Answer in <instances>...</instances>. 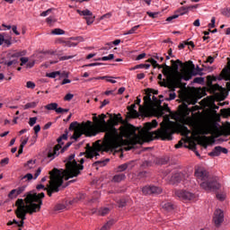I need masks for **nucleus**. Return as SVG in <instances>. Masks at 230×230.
<instances>
[{
    "mask_svg": "<svg viewBox=\"0 0 230 230\" xmlns=\"http://www.w3.org/2000/svg\"><path fill=\"white\" fill-rule=\"evenodd\" d=\"M20 60H21L20 66H25V64H28L29 59L28 58H21Z\"/></svg>",
    "mask_w": 230,
    "mask_h": 230,
    "instance_id": "6e6d98bb",
    "label": "nucleus"
},
{
    "mask_svg": "<svg viewBox=\"0 0 230 230\" xmlns=\"http://www.w3.org/2000/svg\"><path fill=\"white\" fill-rule=\"evenodd\" d=\"M48 24H53V22H57V19L54 16H49L46 19Z\"/></svg>",
    "mask_w": 230,
    "mask_h": 230,
    "instance_id": "a19ab883",
    "label": "nucleus"
},
{
    "mask_svg": "<svg viewBox=\"0 0 230 230\" xmlns=\"http://www.w3.org/2000/svg\"><path fill=\"white\" fill-rule=\"evenodd\" d=\"M85 21H86V24L88 26H91V24H93V22H94V16H87V17H84Z\"/></svg>",
    "mask_w": 230,
    "mask_h": 230,
    "instance_id": "4c0bfd02",
    "label": "nucleus"
},
{
    "mask_svg": "<svg viewBox=\"0 0 230 230\" xmlns=\"http://www.w3.org/2000/svg\"><path fill=\"white\" fill-rule=\"evenodd\" d=\"M195 177L199 182L200 188L205 191H215V190H219L220 188V183L216 180L209 179V172L204 168L196 169Z\"/></svg>",
    "mask_w": 230,
    "mask_h": 230,
    "instance_id": "0eeeda50",
    "label": "nucleus"
},
{
    "mask_svg": "<svg viewBox=\"0 0 230 230\" xmlns=\"http://www.w3.org/2000/svg\"><path fill=\"white\" fill-rule=\"evenodd\" d=\"M190 12L189 7H184L181 6L178 9V13H180V15H186V13H188Z\"/></svg>",
    "mask_w": 230,
    "mask_h": 230,
    "instance_id": "c85d7f7f",
    "label": "nucleus"
},
{
    "mask_svg": "<svg viewBox=\"0 0 230 230\" xmlns=\"http://www.w3.org/2000/svg\"><path fill=\"white\" fill-rule=\"evenodd\" d=\"M112 17V13H107L105 14H103L101 19H111Z\"/></svg>",
    "mask_w": 230,
    "mask_h": 230,
    "instance_id": "bf43d9fd",
    "label": "nucleus"
},
{
    "mask_svg": "<svg viewBox=\"0 0 230 230\" xmlns=\"http://www.w3.org/2000/svg\"><path fill=\"white\" fill-rule=\"evenodd\" d=\"M22 179H27V181H31V179H33V174L27 173L25 176H23Z\"/></svg>",
    "mask_w": 230,
    "mask_h": 230,
    "instance_id": "680f3d73",
    "label": "nucleus"
},
{
    "mask_svg": "<svg viewBox=\"0 0 230 230\" xmlns=\"http://www.w3.org/2000/svg\"><path fill=\"white\" fill-rule=\"evenodd\" d=\"M146 57V53L139 54V55L137 57V60H143V58H145Z\"/></svg>",
    "mask_w": 230,
    "mask_h": 230,
    "instance_id": "69168bd1",
    "label": "nucleus"
},
{
    "mask_svg": "<svg viewBox=\"0 0 230 230\" xmlns=\"http://www.w3.org/2000/svg\"><path fill=\"white\" fill-rule=\"evenodd\" d=\"M57 107H58V104L57 102H52L45 106V109L47 111H57Z\"/></svg>",
    "mask_w": 230,
    "mask_h": 230,
    "instance_id": "bb28decb",
    "label": "nucleus"
},
{
    "mask_svg": "<svg viewBox=\"0 0 230 230\" xmlns=\"http://www.w3.org/2000/svg\"><path fill=\"white\" fill-rule=\"evenodd\" d=\"M183 178H184V174H182V172H176L171 177V182L172 184L181 182V181H182Z\"/></svg>",
    "mask_w": 230,
    "mask_h": 230,
    "instance_id": "a211bd4d",
    "label": "nucleus"
},
{
    "mask_svg": "<svg viewBox=\"0 0 230 230\" xmlns=\"http://www.w3.org/2000/svg\"><path fill=\"white\" fill-rule=\"evenodd\" d=\"M125 174L119 173L113 176V182H121V181H125Z\"/></svg>",
    "mask_w": 230,
    "mask_h": 230,
    "instance_id": "5701e85b",
    "label": "nucleus"
},
{
    "mask_svg": "<svg viewBox=\"0 0 230 230\" xmlns=\"http://www.w3.org/2000/svg\"><path fill=\"white\" fill-rule=\"evenodd\" d=\"M227 148L222 146H216L212 152L208 154L212 157H218L221 154H227Z\"/></svg>",
    "mask_w": 230,
    "mask_h": 230,
    "instance_id": "dca6fc26",
    "label": "nucleus"
},
{
    "mask_svg": "<svg viewBox=\"0 0 230 230\" xmlns=\"http://www.w3.org/2000/svg\"><path fill=\"white\" fill-rule=\"evenodd\" d=\"M179 18V14H173L172 16H169L167 19H166V22H172L173 21V19H178Z\"/></svg>",
    "mask_w": 230,
    "mask_h": 230,
    "instance_id": "de8ad7c7",
    "label": "nucleus"
},
{
    "mask_svg": "<svg viewBox=\"0 0 230 230\" xmlns=\"http://www.w3.org/2000/svg\"><path fill=\"white\" fill-rule=\"evenodd\" d=\"M113 58H114V54H110L109 56H104L102 58H98L97 60L107 62L108 60H113Z\"/></svg>",
    "mask_w": 230,
    "mask_h": 230,
    "instance_id": "473e14b6",
    "label": "nucleus"
},
{
    "mask_svg": "<svg viewBox=\"0 0 230 230\" xmlns=\"http://www.w3.org/2000/svg\"><path fill=\"white\" fill-rule=\"evenodd\" d=\"M51 13V9H48L47 11H44L40 13V17H48Z\"/></svg>",
    "mask_w": 230,
    "mask_h": 230,
    "instance_id": "603ef678",
    "label": "nucleus"
},
{
    "mask_svg": "<svg viewBox=\"0 0 230 230\" xmlns=\"http://www.w3.org/2000/svg\"><path fill=\"white\" fill-rule=\"evenodd\" d=\"M12 30H13V32L15 34V35H21V32H19V31H17V25H13L12 27Z\"/></svg>",
    "mask_w": 230,
    "mask_h": 230,
    "instance_id": "052dcab7",
    "label": "nucleus"
},
{
    "mask_svg": "<svg viewBox=\"0 0 230 230\" xmlns=\"http://www.w3.org/2000/svg\"><path fill=\"white\" fill-rule=\"evenodd\" d=\"M154 58H156V60H158V62H163V60H164V58L163 56H161V54H155Z\"/></svg>",
    "mask_w": 230,
    "mask_h": 230,
    "instance_id": "09e8293b",
    "label": "nucleus"
},
{
    "mask_svg": "<svg viewBox=\"0 0 230 230\" xmlns=\"http://www.w3.org/2000/svg\"><path fill=\"white\" fill-rule=\"evenodd\" d=\"M110 119L108 121L105 120L107 115L101 114L98 117H93V124L91 120L78 124L77 121L72 122L70 124V130H74V135L72 139L76 141L78 137L82 136H87L88 137H93L100 134V132H105L104 140L102 144L100 141L95 142L93 148L87 151L86 157L88 159H93L100 155V152H114L118 146H121L123 144V137L130 143V145H142L143 138L141 136L136 134V130L128 126H121L119 131L116 128V126L119 125V121H123L121 114H109Z\"/></svg>",
    "mask_w": 230,
    "mask_h": 230,
    "instance_id": "f257e3e1",
    "label": "nucleus"
},
{
    "mask_svg": "<svg viewBox=\"0 0 230 230\" xmlns=\"http://www.w3.org/2000/svg\"><path fill=\"white\" fill-rule=\"evenodd\" d=\"M38 104H39V101L28 102L27 104L24 105V109L25 110L35 109V107H37Z\"/></svg>",
    "mask_w": 230,
    "mask_h": 230,
    "instance_id": "393cba45",
    "label": "nucleus"
},
{
    "mask_svg": "<svg viewBox=\"0 0 230 230\" xmlns=\"http://www.w3.org/2000/svg\"><path fill=\"white\" fill-rule=\"evenodd\" d=\"M182 62L181 60L177 59L176 61L172 60V66L174 69V71H179V66H181Z\"/></svg>",
    "mask_w": 230,
    "mask_h": 230,
    "instance_id": "7c9ffc66",
    "label": "nucleus"
},
{
    "mask_svg": "<svg viewBox=\"0 0 230 230\" xmlns=\"http://www.w3.org/2000/svg\"><path fill=\"white\" fill-rule=\"evenodd\" d=\"M179 111L181 116L185 118L184 124L192 128V136H208V134L216 137L220 136V131L217 123L209 122L207 125H204L199 116L193 114L192 117H188L190 116V112H194L195 109L190 110L186 103H183L179 106Z\"/></svg>",
    "mask_w": 230,
    "mask_h": 230,
    "instance_id": "7ed1b4c3",
    "label": "nucleus"
},
{
    "mask_svg": "<svg viewBox=\"0 0 230 230\" xmlns=\"http://www.w3.org/2000/svg\"><path fill=\"white\" fill-rule=\"evenodd\" d=\"M110 211H111V208L105 207V208H101L98 211V214L101 215V217H105V215H109Z\"/></svg>",
    "mask_w": 230,
    "mask_h": 230,
    "instance_id": "cd10ccee",
    "label": "nucleus"
},
{
    "mask_svg": "<svg viewBox=\"0 0 230 230\" xmlns=\"http://www.w3.org/2000/svg\"><path fill=\"white\" fill-rule=\"evenodd\" d=\"M111 226H114V220L108 221L100 230H110Z\"/></svg>",
    "mask_w": 230,
    "mask_h": 230,
    "instance_id": "c756f323",
    "label": "nucleus"
},
{
    "mask_svg": "<svg viewBox=\"0 0 230 230\" xmlns=\"http://www.w3.org/2000/svg\"><path fill=\"white\" fill-rule=\"evenodd\" d=\"M46 76L48 78H57V76H60V71L47 73Z\"/></svg>",
    "mask_w": 230,
    "mask_h": 230,
    "instance_id": "2f4dec72",
    "label": "nucleus"
},
{
    "mask_svg": "<svg viewBox=\"0 0 230 230\" xmlns=\"http://www.w3.org/2000/svg\"><path fill=\"white\" fill-rule=\"evenodd\" d=\"M52 35H65L66 31L62 29H54L51 31Z\"/></svg>",
    "mask_w": 230,
    "mask_h": 230,
    "instance_id": "72a5a7b5",
    "label": "nucleus"
},
{
    "mask_svg": "<svg viewBox=\"0 0 230 230\" xmlns=\"http://www.w3.org/2000/svg\"><path fill=\"white\" fill-rule=\"evenodd\" d=\"M215 22H217V19L215 17H212L211 22L208 23V28H215Z\"/></svg>",
    "mask_w": 230,
    "mask_h": 230,
    "instance_id": "864d4df0",
    "label": "nucleus"
},
{
    "mask_svg": "<svg viewBox=\"0 0 230 230\" xmlns=\"http://www.w3.org/2000/svg\"><path fill=\"white\" fill-rule=\"evenodd\" d=\"M138 66L140 69H150V64H140Z\"/></svg>",
    "mask_w": 230,
    "mask_h": 230,
    "instance_id": "13d9d810",
    "label": "nucleus"
},
{
    "mask_svg": "<svg viewBox=\"0 0 230 230\" xmlns=\"http://www.w3.org/2000/svg\"><path fill=\"white\" fill-rule=\"evenodd\" d=\"M65 163L66 170L54 168L49 172L50 180L47 189L49 197H51L53 193H58V191H60V186L64 183V179L65 181H68V179L77 177V175H80V170H84V165H80V164L75 160V155H70Z\"/></svg>",
    "mask_w": 230,
    "mask_h": 230,
    "instance_id": "f03ea898",
    "label": "nucleus"
},
{
    "mask_svg": "<svg viewBox=\"0 0 230 230\" xmlns=\"http://www.w3.org/2000/svg\"><path fill=\"white\" fill-rule=\"evenodd\" d=\"M71 40H77V44L78 42H84L85 40L84 39V37L82 36H78V37H74V38H70Z\"/></svg>",
    "mask_w": 230,
    "mask_h": 230,
    "instance_id": "49530a36",
    "label": "nucleus"
},
{
    "mask_svg": "<svg viewBox=\"0 0 230 230\" xmlns=\"http://www.w3.org/2000/svg\"><path fill=\"white\" fill-rule=\"evenodd\" d=\"M160 69L162 70L163 75H164V76H166L167 78L172 76V69L170 68V66H166V65H161Z\"/></svg>",
    "mask_w": 230,
    "mask_h": 230,
    "instance_id": "6ab92c4d",
    "label": "nucleus"
},
{
    "mask_svg": "<svg viewBox=\"0 0 230 230\" xmlns=\"http://www.w3.org/2000/svg\"><path fill=\"white\" fill-rule=\"evenodd\" d=\"M175 98H177V94L175 93V92H171L169 93V98H167V102H170L172 100H175Z\"/></svg>",
    "mask_w": 230,
    "mask_h": 230,
    "instance_id": "ea45409f",
    "label": "nucleus"
},
{
    "mask_svg": "<svg viewBox=\"0 0 230 230\" xmlns=\"http://www.w3.org/2000/svg\"><path fill=\"white\" fill-rule=\"evenodd\" d=\"M26 87H27V89H35V83H33L31 81H28L26 83Z\"/></svg>",
    "mask_w": 230,
    "mask_h": 230,
    "instance_id": "79ce46f5",
    "label": "nucleus"
},
{
    "mask_svg": "<svg viewBox=\"0 0 230 230\" xmlns=\"http://www.w3.org/2000/svg\"><path fill=\"white\" fill-rule=\"evenodd\" d=\"M42 172V167H39L34 174V179H38L39 175Z\"/></svg>",
    "mask_w": 230,
    "mask_h": 230,
    "instance_id": "3c124183",
    "label": "nucleus"
},
{
    "mask_svg": "<svg viewBox=\"0 0 230 230\" xmlns=\"http://www.w3.org/2000/svg\"><path fill=\"white\" fill-rule=\"evenodd\" d=\"M179 132L181 134V136H184L186 138L185 140H180L179 143L175 146V148H181L182 146L183 143L182 141H190V134H191V130L188 128V127L184 125H181L178 127Z\"/></svg>",
    "mask_w": 230,
    "mask_h": 230,
    "instance_id": "ddd939ff",
    "label": "nucleus"
},
{
    "mask_svg": "<svg viewBox=\"0 0 230 230\" xmlns=\"http://www.w3.org/2000/svg\"><path fill=\"white\" fill-rule=\"evenodd\" d=\"M37 164H35L34 160H30L27 162V164L25 165L26 170H33Z\"/></svg>",
    "mask_w": 230,
    "mask_h": 230,
    "instance_id": "b1692460",
    "label": "nucleus"
},
{
    "mask_svg": "<svg viewBox=\"0 0 230 230\" xmlns=\"http://www.w3.org/2000/svg\"><path fill=\"white\" fill-rule=\"evenodd\" d=\"M155 94H159L157 90H146V96L144 97V106L139 107V111L145 116H148L150 114H154V112H157L158 116L164 115V108L161 106V102H163V95H160V99H157Z\"/></svg>",
    "mask_w": 230,
    "mask_h": 230,
    "instance_id": "39448f33",
    "label": "nucleus"
},
{
    "mask_svg": "<svg viewBox=\"0 0 230 230\" xmlns=\"http://www.w3.org/2000/svg\"><path fill=\"white\" fill-rule=\"evenodd\" d=\"M137 80H143V78H145V74L143 73L137 74Z\"/></svg>",
    "mask_w": 230,
    "mask_h": 230,
    "instance_id": "774afa93",
    "label": "nucleus"
},
{
    "mask_svg": "<svg viewBox=\"0 0 230 230\" xmlns=\"http://www.w3.org/2000/svg\"><path fill=\"white\" fill-rule=\"evenodd\" d=\"M162 208L165 209L166 211H173V204L171 202H166L162 205Z\"/></svg>",
    "mask_w": 230,
    "mask_h": 230,
    "instance_id": "a878e982",
    "label": "nucleus"
},
{
    "mask_svg": "<svg viewBox=\"0 0 230 230\" xmlns=\"http://www.w3.org/2000/svg\"><path fill=\"white\" fill-rule=\"evenodd\" d=\"M45 194L44 192H41L40 194L37 193H29L25 199H24V204L25 206L31 205V208L33 209L35 206L40 208L38 211H40V208L42 206V199H44Z\"/></svg>",
    "mask_w": 230,
    "mask_h": 230,
    "instance_id": "6e6552de",
    "label": "nucleus"
},
{
    "mask_svg": "<svg viewBox=\"0 0 230 230\" xmlns=\"http://www.w3.org/2000/svg\"><path fill=\"white\" fill-rule=\"evenodd\" d=\"M213 222L217 227L222 225L224 222V211L220 208L216 209L213 216Z\"/></svg>",
    "mask_w": 230,
    "mask_h": 230,
    "instance_id": "4468645a",
    "label": "nucleus"
},
{
    "mask_svg": "<svg viewBox=\"0 0 230 230\" xmlns=\"http://www.w3.org/2000/svg\"><path fill=\"white\" fill-rule=\"evenodd\" d=\"M197 74H193L188 70H184L181 74H177L174 77V81L176 83V85H181V82L182 80H185L188 82V80H191V76H195Z\"/></svg>",
    "mask_w": 230,
    "mask_h": 230,
    "instance_id": "f8f14e48",
    "label": "nucleus"
},
{
    "mask_svg": "<svg viewBox=\"0 0 230 230\" xmlns=\"http://www.w3.org/2000/svg\"><path fill=\"white\" fill-rule=\"evenodd\" d=\"M6 33H0V46L4 44L7 48H10V46H12V38L9 37L8 39H4Z\"/></svg>",
    "mask_w": 230,
    "mask_h": 230,
    "instance_id": "f3484780",
    "label": "nucleus"
},
{
    "mask_svg": "<svg viewBox=\"0 0 230 230\" xmlns=\"http://www.w3.org/2000/svg\"><path fill=\"white\" fill-rule=\"evenodd\" d=\"M148 62H150V64H152V66L154 67H160L161 66L159 64H157V61L155 59H154V58H150L148 60Z\"/></svg>",
    "mask_w": 230,
    "mask_h": 230,
    "instance_id": "a18cd8bd",
    "label": "nucleus"
},
{
    "mask_svg": "<svg viewBox=\"0 0 230 230\" xmlns=\"http://www.w3.org/2000/svg\"><path fill=\"white\" fill-rule=\"evenodd\" d=\"M143 195H161L163 189L154 185H146L142 188Z\"/></svg>",
    "mask_w": 230,
    "mask_h": 230,
    "instance_id": "9b49d317",
    "label": "nucleus"
},
{
    "mask_svg": "<svg viewBox=\"0 0 230 230\" xmlns=\"http://www.w3.org/2000/svg\"><path fill=\"white\" fill-rule=\"evenodd\" d=\"M174 195L180 199V200H195L197 194L190 190H175Z\"/></svg>",
    "mask_w": 230,
    "mask_h": 230,
    "instance_id": "9d476101",
    "label": "nucleus"
},
{
    "mask_svg": "<svg viewBox=\"0 0 230 230\" xmlns=\"http://www.w3.org/2000/svg\"><path fill=\"white\" fill-rule=\"evenodd\" d=\"M75 98V95L72 93H67L65 97L64 100L65 102H71V99Z\"/></svg>",
    "mask_w": 230,
    "mask_h": 230,
    "instance_id": "8fccbe9b",
    "label": "nucleus"
},
{
    "mask_svg": "<svg viewBox=\"0 0 230 230\" xmlns=\"http://www.w3.org/2000/svg\"><path fill=\"white\" fill-rule=\"evenodd\" d=\"M130 117H131V118H137V111H130Z\"/></svg>",
    "mask_w": 230,
    "mask_h": 230,
    "instance_id": "338daca9",
    "label": "nucleus"
},
{
    "mask_svg": "<svg viewBox=\"0 0 230 230\" xmlns=\"http://www.w3.org/2000/svg\"><path fill=\"white\" fill-rule=\"evenodd\" d=\"M114 77L104 75V76H97L95 80H106V82H110V84H116V80L112 79Z\"/></svg>",
    "mask_w": 230,
    "mask_h": 230,
    "instance_id": "4be33fe9",
    "label": "nucleus"
},
{
    "mask_svg": "<svg viewBox=\"0 0 230 230\" xmlns=\"http://www.w3.org/2000/svg\"><path fill=\"white\" fill-rule=\"evenodd\" d=\"M139 26L140 25H137V26L132 27L129 31L125 32L124 35H132V34L136 33V31L139 28Z\"/></svg>",
    "mask_w": 230,
    "mask_h": 230,
    "instance_id": "f704fd0d",
    "label": "nucleus"
},
{
    "mask_svg": "<svg viewBox=\"0 0 230 230\" xmlns=\"http://www.w3.org/2000/svg\"><path fill=\"white\" fill-rule=\"evenodd\" d=\"M17 209L15 211L17 218H20L21 221L13 219V221H9L7 226H13L16 224L18 227H22L24 226V220H26V215H33V213H39L40 207L35 206V208H31V205L24 204V199H19L16 201Z\"/></svg>",
    "mask_w": 230,
    "mask_h": 230,
    "instance_id": "423d86ee",
    "label": "nucleus"
},
{
    "mask_svg": "<svg viewBox=\"0 0 230 230\" xmlns=\"http://www.w3.org/2000/svg\"><path fill=\"white\" fill-rule=\"evenodd\" d=\"M77 13H79V15H83L84 17H92L93 15V12H91L90 10L88 9H85V10H80V9H77Z\"/></svg>",
    "mask_w": 230,
    "mask_h": 230,
    "instance_id": "412c9836",
    "label": "nucleus"
},
{
    "mask_svg": "<svg viewBox=\"0 0 230 230\" xmlns=\"http://www.w3.org/2000/svg\"><path fill=\"white\" fill-rule=\"evenodd\" d=\"M222 15L225 17H230V7H226L221 10Z\"/></svg>",
    "mask_w": 230,
    "mask_h": 230,
    "instance_id": "c9c22d12",
    "label": "nucleus"
},
{
    "mask_svg": "<svg viewBox=\"0 0 230 230\" xmlns=\"http://www.w3.org/2000/svg\"><path fill=\"white\" fill-rule=\"evenodd\" d=\"M158 123L154 119L152 122H147L144 126L146 130L143 137L146 141H154V139H162L163 141H172L173 139V134H175V122L168 121L162 122L161 128L156 131L150 132L152 128H155Z\"/></svg>",
    "mask_w": 230,
    "mask_h": 230,
    "instance_id": "20e7f679",
    "label": "nucleus"
},
{
    "mask_svg": "<svg viewBox=\"0 0 230 230\" xmlns=\"http://www.w3.org/2000/svg\"><path fill=\"white\" fill-rule=\"evenodd\" d=\"M35 123H37V117L30 118V119H29L30 127H33V125H35Z\"/></svg>",
    "mask_w": 230,
    "mask_h": 230,
    "instance_id": "c03bdc74",
    "label": "nucleus"
},
{
    "mask_svg": "<svg viewBox=\"0 0 230 230\" xmlns=\"http://www.w3.org/2000/svg\"><path fill=\"white\" fill-rule=\"evenodd\" d=\"M62 141H67V133L63 134L61 137L58 138V145L54 146L53 149H50L48 154L49 159L53 161L56 157H58L60 154H63L64 148H62V145H64V142Z\"/></svg>",
    "mask_w": 230,
    "mask_h": 230,
    "instance_id": "1a4fd4ad",
    "label": "nucleus"
},
{
    "mask_svg": "<svg viewBox=\"0 0 230 230\" xmlns=\"http://www.w3.org/2000/svg\"><path fill=\"white\" fill-rule=\"evenodd\" d=\"M24 191H26V186L22 185L18 187L17 189L12 190L9 192L8 197L10 199H17V197H19V195H22V193H24Z\"/></svg>",
    "mask_w": 230,
    "mask_h": 230,
    "instance_id": "2eb2a0df",
    "label": "nucleus"
},
{
    "mask_svg": "<svg viewBox=\"0 0 230 230\" xmlns=\"http://www.w3.org/2000/svg\"><path fill=\"white\" fill-rule=\"evenodd\" d=\"M8 163H10V159L8 157H5L1 160L0 164H1V166H6V164H8Z\"/></svg>",
    "mask_w": 230,
    "mask_h": 230,
    "instance_id": "37998d69",
    "label": "nucleus"
},
{
    "mask_svg": "<svg viewBox=\"0 0 230 230\" xmlns=\"http://www.w3.org/2000/svg\"><path fill=\"white\" fill-rule=\"evenodd\" d=\"M217 199L218 200H226V195H224V194H217Z\"/></svg>",
    "mask_w": 230,
    "mask_h": 230,
    "instance_id": "0e129e2a",
    "label": "nucleus"
},
{
    "mask_svg": "<svg viewBox=\"0 0 230 230\" xmlns=\"http://www.w3.org/2000/svg\"><path fill=\"white\" fill-rule=\"evenodd\" d=\"M221 76L223 80L229 82L230 80V68H224L221 72Z\"/></svg>",
    "mask_w": 230,
    "mask_h": 230,
    "instance_id": "aec40b11",
    "label": "nucleus"
},
{
    "mask_svg": "<svg viewBox=\"0 0 230 230\" xmlns=\"http://www.w3.org/2000/svg\"><path fill=\"white\" fill-rule=\"evenodd\" d=\"M28 137H26L25 139H23L20 145V146H22V148H24V146H26V145L28 144Z\"/></svg>",
    "mask_w": 230,
    "mask_h": 230,
    "instance_id": "e2e57ef3",
    "label": "nucleus"
},
{
    "mask_svg": "<svg viewBox=\"0 0 230 230\" xmlns=\"http://www.w3.org/2000/svg\"><path fill=\"white\" fill-rule=\"evenodd\" d=\"M193 84H199V85H204V77H195L193 79Z\"/></svg>",
    "mask_w": 230,
    "mask_h": 230,
    "instance_id": "e433bc0d",
    "label": "nucleus"
},
{
    "mask_svg": "<svg viewBox=\"0 0 230 230\" xmlns=\"http://www.w3.org/2000/svg\"><path fill=\"white\" fill-rule=\"evenodd\" d=\"M33 130H34L36 137H37V135L39 134V132H40V125L34 126Z\"/></svg>",
    "mask_w": 230,
    "mask_h": 230,
    "instance_id": "4d7b16f0",
    "label": "nucleus"
},
{
    "mask_svg": "<svg viewBox=\"0 0 230 230\" xmlns=\"http://www.w3.org/2000/svg\"><path fill=\"white\" fill-rule=\"evenodd\" d=\"M83 199H85V195L79 194L74 200H75V202H78L79 200H83Z\"/></svg>",
    "mask_w": 230,
    "mask_h": 230,
    "instance_id": "5fc2aeb1",
    "label": "nucleus"
},
{
    "mask_svg": "<svg viewBox=\"0 0 230 230\" xmlns=\"http://www.w3.org/2000/svg\"><path fill=\"white\" fill-rule=\"evenodd\" d=\"M128 168V164H123L118 167V172H125Z\"/></svg>",
    "mask_w": 230,
    "mask_h": 230,
    "instance_id": "58836bf2",
    "label": "nucleus"
}]
</instances>
